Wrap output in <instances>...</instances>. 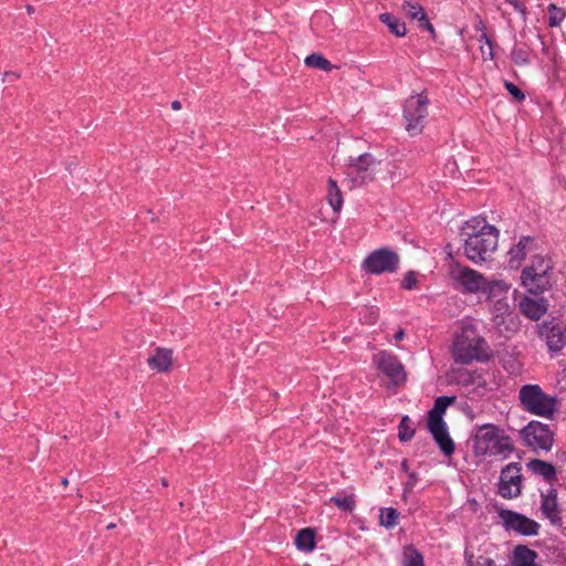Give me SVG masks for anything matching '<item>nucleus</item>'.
I'll return each instance as SVG.
<instances>
[{"label":"nucleus","mask_w":566,"mask_h":566,"mask_svg":"<svg viewBox=\"0 0 566 566\" xmlns=\"http://www.w3.org/2000/svg\"><path fill=\"white\" fill-rule=\"evenodd\" d=\"M429 98L424 92L410 96L403 105L405 128L410 136L422 133L428 117Z\"/></svg>","instance_id":"nucleus-6"},{"label":"nucleus","mask_w":566,"mask_h":566,"mask_svg":"<svg viewBox=\"0 0 566 566\" xmlns=\"http://www.w3.org/2000/svg\"><path fill=\"white\" fill-rule=\"evenodd\" d=\"M171 107H172V109H175V111H179V109L181 108V103H180V101H174V102L171 103Z\"/></svg>","instance_id":"nucleus-49"},{"label":"nucleus","mask_w":566,"mask_h":566,"mask_svg":"<svg viewBox=\"0 0 566 566\" xmlns=\"http://www.w3.org/2000/svg\"><path fill=\"white\" fill-rule=\"evenodd\" d=\"M327 187V200L329 206L335 212H339L343 207V196L342 191L336 182V180L329 178Z\"/></svg>","instance_id":"nucleus-27"},{"label":"nucleus","mask_w":566,"mask_h":566,"mask_svg":"<svg viewBox=\"0 0 566 566\" xmlns=\"http://www.w3.org/2000/svg\"><path fill=\"white\" fill-rule=\"evenodd\" d=\"M416 434V428L409 416H403L398 426V438L401 442L410 441Z\"/></svg>","instance_id":"nucleus-32"},{"label":"nucleus","mask_w":566,"mask_h":566,"mask_svg":"<svg viewBox=\"0 0 566 566\" xmlns=\"http://www.w3.org/2000/svg\"><path fill=\"white\" fill-rule=\"evenodd\" d=\"M485 339L476 334L475 328L465 326L455 336L452 356L455 363L468 365L472 360H485L488 356L482 353Z\"/></svg>","instance_id":"nucleus-4"},{"label":"nucleus","mask_w":566,"mask_h":566,"mask_svg":"<svg viewBox=\"0 0 566 566\" xmlns=\"http://www.w3.org/2000/svg\"><path fill=\"white\" fill-rule=\"evenodd\" d=\"M505 2L509 3L510 6H512L515 11L521 13L522 17L524 19H526L527 8L525 7V4L523 2H521L520 0H505Z\"/></svg>","instance_id":"nucleus-39"},{"label":"nucleus","mask_w":566,"mask_h":566,"mask_svg":"<svg viewBox=\"0 0 566 566\" xmlns=\"http://www.w3.org/2000/svg\"><path fill=\"white\" fill-rule=\"evenodd\" d=\"M541 511L552 525L560 526L563 524L562 510L557 501L543 499L541 501Z\"/></svg>","instance_id":"nucleus-24"},{"label":"nucleus","mask_w":566,"mask_h":566,"mask_svg":"<svg viewBox=\"0 0 566 566\" xmlns=\"http://www.w3.org/2000/svg\"><path fill=\"white\" fill-rule=\"evenodd\" d=\"M504 86L506 88V91L509 92V94L516 101V102H523L525 99V94L524 92L518 87L516 86L514 83L510 82V81H504Z\"/></svg>","instance_id":"nucleus-36"},{"label":"nucleus","mask_w":566,"mask_h":566,"mask_svg":"<svg viewBox=\"0 0 566 566\" xmlns=\"http://www.w3.org/2000/svg\"><path fill=\"white\" fill-rule=\"evenodd\" d=\"M548 11V25L551 28H557L566 17V11L563 8L557 7L555 3H549L547 7Z\"/></svg>","instance_id":"nucleus-34"},{"label":"nucleus","mask_w":566,"mask_h":566,"mask_svg":"<svg viewBox=\"0 0 566 566\" xmlns=\"http://www.w3.org/2000/svg\"><path fill=\"white\" fill-rule=\"evenodd\" d=\"M513 322V312L509 304V297L496 298L493 302V322L500 328L506 321Z\"/></svg>","instance_id":"nucleus-22"},{"label":"nucleus","mask_w":566,"mask_h":566,"mask_svg":"<svg viewBox=\"0 0 566 566\" xmlns=\"http://www.w3.org/2000/svg\"><path fill=\"white\" fill-rule=\"evenodd\" d=\"M450 274L467 293H481L488 280L480 272L458 263L452 268Z\"/></svg>","instance_id":"nucleus-12"},{"label":"nucleus","mask_w":566,"mask_h":566,"mask_svg":"<svg viewBox=\"0 0 566 566\" xmlns=\"http://www.w3.org/2000/svg\"><path fill=\"white\" fill-rule=\"evenodd\" d=\"M460 234L464 241V255L475 264L489 261L497 248L499 230L484 218L474 217L468 220Z\"/></svg>","instance_id":"nucleus-1"},{"label":"nucleus","mask_w":566,"mask_h":566,"mask_svg":"<svg viewBox=\"0 0 566 566\" xmlns=\"http://www.w3.org/2000/svg\"><path fill=\"white\" fill-rule=\"evenodd\" d=\"M418 28L430 32L432 38L433 39L436 38V30H434L433 25L431 24V22L429 21L428 15H426L424 19L418 23Z\"/></svg>","instance_id":"nucleus-41"},{"label":"nucleus","mask_w":566,"mask_h":566,"mask_svg":"<svg viewBox=\"0 0 566 566\" xmlns=\"http://www.w3.org/2000/svg\"><path fill=\"white\" fill-rule=\"evenodd\" d=\"M401 10L411 20L418 21V23L427 15L423 7L418 2L403 1Z\"/></svg>","instance_id":"nucleus-31"},{"label":"nucleus","mask_w":566,"mask_h":566,"mask_svg":"<svg viewBox=\"0 0 566 566\" xmlns=\"http://www.w3.org/2000/svg\"><path fill=\"white\" fill-rule=\"evenodd\" d=\"M418 280H417V273L415 271H408L405 274V277L401 282V289L403 290H413L417 287Z\"/></svg>","instance_id":"nucleus-37"},{"label":"nucleus","mask_w":566,"mask_h":566,"mask_svg":"<svg viewBox=\"0 0 566 566\" xmlns=\"http://www.w3.org/2000/svg\"><path fill=\"white\" fill-rule=\"evenodd\" d=\"M331 502L335 504L340 511L352 513L356 507L354 494L340 495L336 494L331 497Z\"/></svg>","instance_id":"nucleus-33"},{"label":"nucleus","mask_w":566,"mask_h":566,"mask_svg":"<svg viewBox=\"0 0 566 566\" xmlns=\"http://www.w3.org/2000/svg\"><path fill=\"white\" fill-rule=\"evenodd\" d=\"M374 363L395 386H400L406 381L407 374L405 367L396 355L386 350L379 352L374 355Z\"/></svg>","instance_id":"nucleus-11"},{"label":"nucleus","mask_w":566,"mask_h":566,"mask_svg":"<svg viewBox=\"0 0 566 566\" xmlns=\"http://www.w3.org/2000/svg\"><path fill=\"white\" fill-rule=\"evenodd\" d=\"M553 274H521L523 286L532 294H542L552 287Z\"/></svg>","instance_id":"nucleus-15"},{"label":"nucleus","mask_w":566,"mask_h":566,"mask_svg":"<svg viewBox=\"0 0 566 566\" xmlns=\"http://www.w3.org/2000/svg\"><path fill=\"white\" fill-rule=\"evenodd\" d=\"M455 400V396H440L434 400L433 407L428 412L427 428L446 457H451L454 453L455 446L449 434L443 415Z\"/></svg>","instance_id":"nucleus-3"},{"label":"nucleus","mask_w":566,"mask_h":566,"mask_svg":"<svg viewBox=\"0 0 566 566\" xmlns=\"http://www.w3.org/2000/svg\"><path fill=\"white\" fill-rule=\"evenodd\" d=\"M553 274V263L549 258L536 254L531 259V263L525 266L521 274Z\"/></svg>","instance_id":"nucleus-23"},{"label":"nucleus","mask_w":566,"mask_h":566,"mask_svg":"<svg viewBox=\"0 0 566 566\" xmlns=\"http://www.w3.org/2000/svg\"><path fill=\"white\" fill-rule=\"evenodd\" d=\"M480 43L484 42L489 48H494V41L488 35V33L482 32V34L478 38Z\"/></svg>","instance_id":"nucleus-43"},{"label":"nucleus","mask_w":566,"mask_h":566,"mask_svg":"<svg viewBox=\"0 0 566 566\" xmlns=\"http://www.w3.org/2000/svg\"><path fill=\"white\" fill-rule=\"evenodd\" d=\"M480 566H507L506 564L505 565H497L492 558L490 557H486L483 559V562L481 563Z\"/></svg>","instance_id":"nucleus-46"},{"label":"nucleus","mask_w":566,"mask_h":566,"mask_svg":"<svg viewBox=\"0 0 566 566\" xmlns=\"http://www.w3.org/2000/svg\"><path fill=\"white\" fill-rule=\"evenodd\" d=\"M481 54L484 61L493 60L495 56L494 48H489L485 50L483 46L480 48Z\"/></svg>","instance_id":"nucleus-42"},{"label":"nucleus","mask_w":566,"mask_h":566,"mask_svg":"<svg viewBox=\"0 0 566 566\" xmlns=\"http://www.w3.org/2000/svg\"><path fill=\"white\" fill-rule=\"evenodd\" d=\"M526 468L534 474L542 476L546 482L554 483L557 481L555 467L541 459H532L526 463Z\"/></svg>","instance_id":"nucleus-17"},{"label":"nucleus","mask_w":566,"mask_h":566,"mask_svg":"<svg viewBox=\"0 0 566 566\" xmlns=\"http://www.w3.org/2000/svg\"><path fill=\"white\" fill-rule=\"evenodd\" d=\"M403 337H405V331H403V329H401V328H400V329H398V331L396 332V334L394 335V338H395L396 340H401Z\"/></svg>","instance_id":"nucleus-47"},{"label":"nucleus","mask_w":566,"mask_h":566,"mask_svg":"<svg viewBox=\"0 0 566 566\" xmlns=\"http://www.w3.org/2000/svg\"><path fill=\"white\" fill-rule=\"evenodd\" d=\"M537 553L526 545H517L511 556L512 566H534Z\"/></svg>","instance_id":"nucleus-19"},{"label":"nucleus","mask_w":566,"mask_h":566,"mask_svg":"<svg viewBox=\"0 0 566 566\" xmlns=\"http://www.w3.org/2000/svg\"><path fill=\"white\" fill-rule=\"evenodd\" d=\"M402 566H424L422 554L413 545L403 548Z\"/></svg>","instance_id":"nucleus-29"},{"label":"nucleus","mask_w":566,"mask_h":566,"mask_svg":"<svg viewBox=\"0 0 566 566\" xmlns=\"http://www.w3.org/2000/svg\"><path fill=\"white\" fill-rule=\"evenodd\" d=\"M511 60L518 66L528 65L531 63L530 54L521 48H513L511 51Z\"/></svg>","instance_id":"nucleus-35"},{"label":"nucleus","mask_w":566,"mask_h":566,"mask_svg":"<svg viewBox=\"0 0 566 566\" xmlns=\"http://www.w3.org/2000/svg\"><path fill=\"white\" fill-rule=\"evenodd\" d=\"M376 159L369 153L359 155L356 158L350 157L348 164L347 175H357L361 178L363 182L371 181L374 175L369 172V168L375 165Z\"/></svg>","instance_id":"nucleus-14"},{"label":"nucleus","mask_w":566,"mask_h":566,"mask_svg":"<svg viewBox=\"0 0 566 566\" xmlns=\"http://www.w3.org/2000/svg\"><path fill=\"white\" fill-rule=\"evenodd\" d=\"M114 527H115V524H114V523H111V524L107 526V528H108V530H112V528H114Z\"/></svg>","instance_id":"nucleus-54"},{"label":"nucleus","mask_w":566,"mask_h":566,"mask_svg":"<svg viewBox=\"0 0 566 566\" xmlns=\"http://www.w3.org/2000/svg\"><path fill=\"white\" fill-rule=\"evenodd\" d=\"M509 290L510 285L503 280H486L481 294L485 295L486 300L494 302L496 298L506 297Z\"/></svg>","instance_id":"nucleus-21"},{"label":"nucleus","mask_w":566,"mask_h":566,"mask_svg":"<svg viewBox=\"0 0 566 566\" xmlns=\"http://www.w3.org/2000/svg\"><path fill=\"white\" fill-rule=\"evenodd\" d=\"M546 306L543 301H537L525 296L520 302V311L526 317L537 321L546 313Z\"/></svg>","instance_id":"nucleus-20"},{"label":"nucleus","mask_w":566,"mask_h":566,"mask_svg":"<svg viewBox=\"0 0 566 566\" xmlns=\"http://www.w3.org/2000/svg\"><path fill=\"white\" fill-rule=\"evenodd\" d=\"M161 484H163L164 486H168V481H167V479L163 478V479H161Z\"/></svg>","instance_id":"nucleus-53"},{"label":"nucleus","mask_w":566,"mask_h":566,"mask_svg":"<svg viewBox=\"0 0 566 566\" xmlns=\"http://www.w3.org/2000/svg\"><path fill=\"white\" fill-rule=\"evenodd\" d=\"M472 442L476 458L490 455L507 459L515 450L512 438L493 423L479 426L472 436Z\"/></svg>","instance_id":"nucleus-2"},{"label":"nucleus","mask_w":566,"mask_h":566,"mask_svg":"<svg viewBox=\"0 0 566 566\" xmlns=\"http://www.w3.org/2000/svg\"><path fill=\"white\" fill-rule=\"evenodd\" d=\"M518 398L523 409L530 413L551 419L557 411L556 397L544 392L539 385L522 386Z\"/></svg>","instance_id":"nucleus-5"},{"label":"nucleus","mask_w":566,"mask_h":566,"mask_svg":"<svg viewBox=\"0 0 566 566\" xmlns=\"http://www.w3.org/2000/svg\"><path fill=\"white\" fill-rule=\"evenodd\" d=\"M25 10H27V12H28L29 14H32V13H34V11H35V9H34V7H33L32 4H27V6H25Z\"/></svg>","instance_id":"nucleus-50"},{"label":"nucleus","mask_w":566,"mask_h":566,"mask_svg":"<svg viewBox=\"0 0 566 566\" xmlns=\"http://www.w3.org/2000/svg\"><path fill=\"white\" fill-rule=\"evenodd\" d=\"M554 431L548 424L539 421H530L520 430L524 444L533 450L549 451L554 443Z\"/></svg>","instance_id":"nucleus-7"},{"label":"nucleus","mask_w":566,"mask_h":566,"mask_svg":"<svg viewBox=\"0 0 566 566\" xmlns=\"http://www.w3.org/2000/svg\"><path fill=\"white\" fill-rule=\"evenodd\" d=\"M379 20L389 29L396 36H405L407 33L406 23L392 13L385 12L379 15Z\"/></svg>","instance_id":"nucleus-26"},{"label":"nucleus","mask_w":566,"mask_h":566,"mask_svg":"<svg viewBox=\"0 0 566 566\" xmlns=\"http://www.w3.org/2000/svg\"><path fill=\"white\" fill-rule=\"evenodd\" d=\"M499 516L506 531H514L523 536H535L539 532L541 525L522 513L512 510H501Z\"/></svg>","instance_id":"nucleus-10"},{"label":"nucleus","mask_w":566,"mask_h":566,"mask_svg":"<svg viewBox=\"0 0 566 566\" xmlns=\"http://www.w3.org/2000/svg\"><path fill=\"white\" fill-rule=\"evenodd\" d=\"M476 29H478V30H482V31H484V30H485V24H484V22H483V21H479V23H478V25H476Z\"/></svg>","instance_id":"nucleus-51"},{"label":"nucleus","mask_w":566,"mask_h":566,"mask_svg":"<svg viewBox=\"0 0 566 566\" xmlns=\"http://www.w3.org/2000/svg\"><path fill=\"white\" fill-rule=\"evenodd\" d=\"M401 470L406 473H410L409 472V462L407 459H403L402 462H401Z\"/></svg>","instance_id":"nucleus-48"},{"label":"nucleus","mask_w":566,"mask_h":566,"mask_svg":"<svg viewBox=\"0 0 566 566\" xmlns=\"http://www.w3.org/2000/svg\"><path fill=\"white\" fill-rule=\"evenodd\" d=\"M482 562L475 560V556L472 549L467 547L464 549V566H480Z\"/></svg>","instance_id":"nucleus-38"},{"label":"nucleus","mask_w":566,"mask_h":566,"mask_svg":"<svg viewBox=\"0 0 566 566\" xmlns=\"http://www.w3.org/2000/svg\"><path fill=\"white\" fill-rule=\"evenodd\" d=\"M522 465L518 462H511L501 470L497 484V494L503 499L517 497L522 493Z\"/></svg>","instance_id":"nucleus-9"},{"label":"nucleus","mask_w":566,"mask_h":566,"mask_svg":"<svg viewBox=\"0 0 566 566\" xmlns=\"http://www.w3.org/2000/svg\"><path fill=\"white\" fill-rule=\"evenodd\" d=\"M61 483L63 486H67L69 480L66 478H62Z\"/></svg>","instance_id":"nucleus-52"},{"label":"nucleus","mask_w":566,"mask_h":566,"mask_svg":"<svg viewBox=\"0 0 566 566\" xmlns=\"http://www.w3.org/2000/svg\"><path fill=\"white\" fill-rule=\"evenodd\" d=\"M418 482V474L416 472L408 473V481L405 483L403 492H411Z\"/></svg>","instance_id":"nucleus-40"},{"label":"nucleus","mask_w":566,"mask_h":566,"mask_svg":"<svg viewBox=\"0 0 566 566\" xmlns=\"http://www.w3.org/2000/svg\"><path fill=\"white\" fill-rule=\"evenodd\" d=\"M295 545L298 551L304 553H311L316 547L315 531L311 527L298 531L295 536Z\"/></svg>","instance_id":"nucleus-25"},{"label":"nucleus","mask_w":566,"mask_h":566,"mask_svg":"<svg viewBox=\"0 0 566 566\" xmlns=\"http://www.w3.org/2000/svg\"><path fill=\"white\" fill-rule=\"evenodd\" d=\"M400 512L395 507L380 509L379 524L387 530L395 527L398 524Z\"/></svg>","instance_id":"nucleus-30"},{"label":"nucleus","mask_w":566,"mask_h":566,"mask_svg":"<svg viewBox=\"0 0 566 566\" xmlns=\"http://www.w3.org/2000/svg\"><path fill=\"white\" fill-rule=\"evenodd\" d=\"M565 328L559 322H544L538 326L539 337L545 339L549 352L557 353L566 344Z\"/></svg>","instance_id":"nucleus-13"},{"label":"nucleus","mask_w":566,"mask_h":566,"mask_svg":"<svg viewBox=\"0 0 566 566\" xmlns=\"http://www.w3.org/2000/svg\"><path fill=\"white\" fill-rule=\"evenodd\" d=\"M541 497H542V500L547 499L549 501H557V490L554 488H551V489H548L546 494L542 493Z\"/></svg>","instance_id":"nucleus-44"},{"label":"nucleus","mask_w":566,"mask_h":566,"mask_svg":"<svg viewBox=\"0 0 566 566\" xmlns=\"http://www.w3.org/2000/svg\"><path fill=\"white\" fill-rule=\"evenodd\" d=\"M305 64L308 67L323 70L325 72H331L338 66L333 65L326 57H324L319 53H312L305 57Z\"/></svg>","instance_id":"nucleus-28"},{"label":"nucleus","mask_w":566,"mask_h":566,"mask_svg":"<svg viewBox=\"0 0 566 566\" xmlns=\"http://www.w3.org/2000/svg\"><path fill=\"white\" fill-rule=\"evenodd\" d=\"M399 255L389 248L373 251L363 261L361 269L370 274L395 273L399 268Z\"/></svg>","instance_id":"nucleus-8"},{"label":"nucleus","mask_w":566,"mask_h":566,"mask_svg":"<svg viewBox=\"0 0 566 566\" xmlns=\"http://www.w3.org/2000/svg\"><path fill=\"white\" fill-rule=\"evenodd\" d=\"M148 366L158 373L168 371L172 363V350L156 348L154 355L147 359Z\"/></svg>","instance_id":"nucleus-18"},{"label":"nucleus","mask_w":566,"mask_h":566,"mask_svg":"<svg viewBox=\"0 0 566 566\" xmlns=\"http://www.w3.org/2000/svg\"><path fill=\"white\" fill-rule=\"evenodd\" d=\"M19 77H20V75L14 72H4L3 73V81L13 82V81L18 80Z\"/></svg>","instance_id":"nucleus-45"},{"label":"nucleus","mask_w":566,"mask_h":566,"mask_svg":"<svg viewBox=\"0 0 566 566\" xmlns=\"http://www.w3.org/2000/svg\"><path fill=\"white\" fill-rule=\"evenodd\" d=\"M534 243V238L531 235H523L518 242L514 244L509 251V265L511 269H517L522 261L526 258L527 251L531 250Z\"/></svg>","instance_id":"nucleus-16"}]
</instances>
